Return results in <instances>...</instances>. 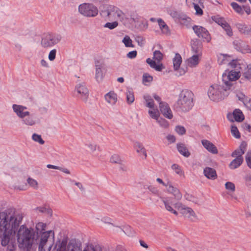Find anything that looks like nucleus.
<instances>
[{
    "label": "nucleus",
    "mask_w": 251,
    "mask_h": 251,
    "mask_svg": "<svg viewBox=\"0 0 251 251\" xmlns=\"http://www.w3.org/2000/svg\"><path fill=\"white\" fill-rule=\"evenodd\" d=\"M157 121L160 126L164 128H167L169 126V123L168 121L164 119L158 118Z\"/></svg>",
    "instance_id": "52"
},
{
    "label": "nucleus",
    "mask_w": 251,
    "mask_h": 251,
    "mask_svg": "<svg viewBox=\"0 0 251 251\" xmlns=\"http://www.w3.org/2000/svg\"><path fill=\"white\" fill-rule=\"evenodd\" d=\"M244 103L246 108L251 111V99H246L244 101Z\"/></svg>",
    "instance_id": "64"
},
{
    "label": "nucleus",
    "mask_w": 251,
    "mask_h": 251,
    "mask_svg": "<svg viewBox=\"0 0 251 251\" xmlns=\"http://www.w3.org/2000/svg\"><path fill=\"white\" fill-rule=\"evenodd\" d=\"M184 198L187 201H192L195 203L197 202L196 198L192 195L186 193L184 195Z\"/></svg>",
    "instance_id": "55"
},
{
    "label": "nucleus",
    "mask_w": 251,
    "mask_h": 251,
    "mask_svg": "<svg viewBox=\"0 0 251 251\" xmlns=\"http://www.w3.org/2000/svg\"><path fill=\"white\" fill-rule=\"evenodd\" d=\"M171 168L177 175L179 176L183 175V172L182 171L181 167L178 164H174L172 165Z\"/></svg>",
    "instance_id": "45"
},
{
    "label": "nucleus",
    "mask_w": 251,
    "mask_h": 251,
    "mask_svg": "<svg viewBox=\"0 0 251 251\" xmlns=\"http://www.w3.org/2000/svg\"><path fill=\"white\" fill-rule=\"evenodd\" d=\"M233 45L235 49L238 51L243 53L248 52L249 49L248 46L246 45L243 41L240 40H235L233 42Z\"/></svg>",
    "instance_id": "16"
},
{
    "label": "nucleus",
    "mask_w": 251,
    "mask_h": 251,
    "mask_svg": "<svg viewBox=\"0 0 251 251\" xmlns=\"http://www.w3.org/2000/svg\"><path fill=\"white\" fill-rule=\"evenodd\" d=\"M61 39L62 36L59 34L45 33L41 37V45L44 48H50L59 43Z\"/></svg>",
    "instance_id": "4"
},
{
    "label": "nucleus",
    "mask_w": 251,
    "mask_h": 251,
    "mask_svg": "<svg viewBox=\"0 0 251 251\" xmlns=\"http://www.w3.org/2000/svg\"><path fill=\"white\" fill-rule=\"evenodd\" d=\"M176 131L179 135H182L186 133L185 127L181 126H177L175 128Z\"/></svg>",
    "instance_id": "51"
},
{
    "label": "nucleus",
    "mask_w": 251,
    "mask_h": 251,
    "mask_svg": "<svg viewBox=\"0 0 251 251\" xmlns=\"http://www.w3.org/2000/svg\"><path fill=\"white\" fill-rule=\"evenodd\" d=\"M193 29L196 34L199 38H201L203 41L209 42L211 38L208 30L204 27L200 25H194Z\"/></svg>",
    "instance_id": "8"
},
{
    "label": "nucleus",
    "mask_w": 251,
    "mask_h": 251,
    "mask_svg": "<svg viewBox=\"0 0 251 251\" xmlns=\"http://www.w3.org/2000/svg\"><path fill=\"white\" fill-rule=\"evenodd\" d=\"M27 182L28 184L33 188L36 189L38 188V182L36 180L29 177L27 179Z\"/></svg>",
    "instance_id": "48"
},
{
    "label": "nucleus",
    "mask_w": 251,
    "mask_h": 251,
    "mask_svg": "<svg viewBox=\"0 0 251 251\" xmlns=\"http://www.w3.org/2000/svg\"><path fill=\"white\" fill-rule=\"evenodd\" d=\"M177 149L178 152L185 157H188L190 156V153L188 151L185 145L183 143L177 144Z\"/></svg>",
    "instance_id": "23"
},
{
    "label": "nucleus",
    "mask_w": 251,
    "mask_h": 251,
    "mask_svg": "<svg viewBox=\"0 0 251 251\" xmlns=\"http://www.w3.org/2000/svg\"><path fill=\"white\" fill-rule=\"evenodd\" d=\"M231 132L232 135L234 136L236 138H239L240 137V134L236 126H231Z\"/></svg>",
    "instance_id": "49"
},
{
    "label": "nucleus",
    "mask_w": 251,
    "mask_h": 251,
    "mask_svg": "<svg viewBox=\"0 0 251 251\" xmlns=\"http://www.w3.org/2000/svg\"><path fill=\"white\" fill-rule=\"evenodd\" d=\"M202 146L210 152L217 154L218 152L217 147L211 142L207 140H202Z\"/></svg>",
    "instance_id": "18"
},
{
    "label": "nucleus",
    "mask_w": 251,
    "mask_h": 251,
    "mask_svg": "<svg viewBox=\"0 0 251 251\" xmlns=\"http://www.w3.org/2000/svg\"><path fill=\"white\" fill-rule=\"evenodd\" d=\"M234 119L237 122H242L244 120V116L243 112L239 109H236L233 112Z\"/></svg>",
    "instance_id": "30"
},
{
    "label": "nucleus",
    "mask_w": 251,
    "mask_h": 251,
    "mask_svg": "<svg viewBox=\"0 0 251 251\" xmlns=\"http://www.w3.org/2000/svg\"><path fill=\"white\" fill-rule=\"evenodd\" d=\"M78 11L81 14L86 17H95L98 13L97 7L92 4L86 3L80 4Z\"/></svg>",
    "instance_id": "6"
},
{
    "label": "nucleus",
    "mask_w": 251,
    "mask_h": 251,
    "mask_svg": "<svg viewBox=\"0 0 251 251\" xmlns=\"http://www.w3.org/2000/svg\"><path fill=\"white\" fill-rule=\"evenodd\" d=\"M160 198L162 200L166 210L171 212L174 209L172 208L170 204L168 201H166L164 198L162 197H160Z\"/></svg>",
    "instance_id": "61"
},
{
    "label": "nucleus",
    "mask_w": 251,
    "mask_h": 251,
    "mask_svg": "<svg viewBox=\"0 0 251 251\" xmlns=\"http://www.w3.org/2000/svg\"><path fill=\"white\" fill-rule=\"evenodd\" d=\"M159 108L160 112L165 117L169 119H172L173 115L172 110L167 103L165 102H160Z\"/></svg>",
    "instance_id": "12"
},
{
    "label": "nucleus",
    "mask_w": 251,
    "mask_h": 251,
    "mask_svg": "<svg viewBox=\"0 0 251 251\" xmlns=\"http://www.w3.org/2000/svg\"><path fill=\"white\" fill-rule=\"evenodd\" d=\"M222 28L226 31V34L231 37L233 35L232 30L230 26V25L226 22L225 24V25L222 27Z\"/></svg>",
    "instance_id": "44"
},
{
    "label": "nucleus",
    "mask_w": 251,
    "mask_h": 251,
    "mask_svg": "<svg viewBox=\"0 0 251 251\" xmlns=\"http://www.w3.org/2000/svg\"><path fill=\"white\" fill-rule=\"evenodd\" d=\"M226 189L234 192L235 190V187L234 183L231 182H227L225 184Z\"/></svg>",
    "instance_id": "57"
},
{
    "label": "nucleus",
    "mask_w": 251,
    "mask_h": 251,
    "mask_svg": "<svg viewBox=\"0 0 251 251\" xmlns=\"http://www.w3.org/2000/svg\"><path fill=\"white\" fill-rule=\"evenodd\" d=\"M228 88L224 85L213 84L210 86L208 91V96L213 101H218L227 97L228 95Z\"/></svg>",
    "instance_id": "3"
},
{
    "label": "nucleus",
    "mask_w": 251,
    "mask_h": 251,
    "mask_svg": "<svg viewBox=\"0 0 251 251\" xmlns=\"http://www.w3.org/2000/svg\"><path fill=\"white\" fill-rule=\"evenodd\" d=\"M166 188L167 192L173 195L175 198L177 200H180L182 198V195L179 190L173 186L170 181H168V186Z\"/></svg>",
    "instance_id": "14"
},
{
    "label": "nucleus",
    "mask_w": 251,
    "mask_h": 251,
    "mask_svg": "<svg viewBox=\"0 0 251 251\" xmlns=\"http://www.w3.org/2000/svg\"><path fill=\"white\" fill-rule=\"evenodd\" d=\"M239 71L237 72L232 70L228 72L227 74H223L222 76L223 84H224L227 88L230 89L232 85V82L237 80L239 78Z\"/></svg>",
    "instance_id": "7"
},
{
    "label": "nucleus",
    "mask_w": 251,
    "mask_h": 251,
    "mask_svg": "<svg viewBox=\"0 0 251 251\" xmlns=\"http://www.w3.org/2000/svg\"><path fill=\"white\" fill-rule=\"evenodd\" d=\"M106 101L111 105L116 103L117 100V95L113 92H109L105 96Z\"/></svg>",
    "instance_id": "21"
},
{
    "label": "nucleus",
    "mask_w": 251,
    "mask_h": 251,
    "mask_svg": "<svg viewBox=\"0 0 251 251\" xmlns=\"http://www.w3.org/2000/svg\"><path fill=\"white\" fill-rule=\"evenodd\" d=\"M199 63L198 55H194L187 60L188 65L191 67H196Z\"/></svg>",
    "instance_id": "29"
},
{
    "label": "nucleus",
    "mask_w": 251,
    "mask_h": 251,
    "mask_svg": "<svg viewBox=\"0 0 251 251\" xmlns=\"http://www.w3.org/2000/svg\"><path fill=\"white\" fill-rule=\"evenodd\" d=\"M126 102L128 104H130L134 101V96L133 92L132 90H128L126 93Z\"/></svg>",
    "instance_id": "37"
},
{
    "label": "nucleus",
    "mask_w": 251,
    "mask_h": 251,
    "mask_svg": "<svg viewBox=\"0 0 251 251\" xmlns=\"http://www.w3.org/2000/svg\"><path fill=\"white\" fill-rule=\"evenodd\" d=\"M181 62L182 58L181 55L178 53H176L173 59V64L175 70H177L179 68Z\"/></svg>",
    "instance_id": "28"
},
{
    "label": "nucleus",
    "mask_w": 251,
    "mask_h": 251,
    "mask_svg": "<svg viewBox=\"0 0 251 251\" xmlns=\"http://www.w3.org/2000/svg\"><path fill=\"white\" fill-rule=\"evenodd\" d=\"M148 189L151 191L152 194L154 195H156L157 196L159 195V190L157 189V188L153 186H150L148 187Z\"/></svg>",
    "instance_id": "63"
},
{
    "label": "nucleus",
    "mask_w": 251,
    "mask_h": 251,
    "mask_svg": "<svg viewBox=\"0 0 251 251\" xmlns=\"http://www.w3.org/2000/svg\"><path fill=\"white\" fill-rule=\"evenodd\" d=\"M193 97L194 94L192 91L187 89L183 90L175 105L176 110L182 112L189 111L194 106Z\"/></svg>",
    "instance_id": "2"
},
{
    "label": "nucleus",
    "mask_w": 251,
    "mask_h": 251,
    "mask_svg": "<svg viewBox=\"0 0 251 251\" xmlns=\"http://www.w3.org/2000/svg\"><path fill=\"white\" fill-rule=\"evenodd\" d=\"M56 50L53 49L50 51L49 54V59L50 61H53L56 56Z\"/></svg>",
    "instance_id": "60"
},
{
    "label": "nucleus",
    "mask_w": 251,
    "mask_h": 251,
    "mask_svg": "<svg viewBox=\"0 0 251 251\" xmlns=\"http://www.w3.org/2000/svg\"><path fill=\"white\" fill-rule=\"evenodd\" d=\"M79 246L76 243V241L75 240H71L68 243L67 246H66V249L67 251H75L77 249H79ZM66 251V250H65Z\"/></svg>",
    "instance_id": "31"
},
{
    "label": "nucleus",
    "mask_w": 251,
    "mask_h": 251,
    "mask_svg": "<svg viewBox=\"0 0 251 251\" xmlns=\"http://www.w3.org/2000/svg\"><path fill=\"white\" fill-rule=\"evenodd\" d=\"M231 6L234 10L240 15H243L244 14V10L243 9V6L241 7L237 3L235 2H232L231 3Z\"/></svg>",
    "instance_id": "36"
},
{
    "label": "nucleus",
    "mask_w": 251,
    "mask_h": 251,
    "mask_svg": "<svg viewBox=\"0 0 251 251\" xmlns=\"http://www.w3.org/2000/svg\"><path fill=\"white\" fill-rule=\"evenodd\" d=\"M104 62L100 60H96L95 66L96 67L95 78L99 83L101 82L104 77L102 69L104 68Z\"/></svg>",
    "instance_id": "10"
},
{
    "label": "nucleus",
    "mask_w": 251,
    "mask_h": 251,
    "mask_svg": "<svg viewBox=\"0 0 251 251\" xmlns=\"http://www.w3.org/2000/svg\"><path fill=\"white\" fill-rule=\"evenodd\" d=\"M149 113L150 116L152 119H155L156 120H158V119L159 118V113L157 111L150 110L149 111Z\"/></svg>",
    "instance_id": "58"
},
{
    "label": "nucleus",
    "mask_w": 251,
    "mask_h": 251,
    "mask_svg": "<svg viewBox=\"0 0 251 251\" xmlns=\"http://www.w3.org/2000/svg\"><path fill=\"white\" fill-rule=\"evenodd\" d=\"M108 10H109V5L103 7V9L100 12L102 17L109 18V11Z\"/></svg>",
    "instance_id": "46"
},
{
    "label": "nucleus",
    "mask_w": 251,
    "mask_h": 251,
    "mask_svg": "<svg viewBox=\"0 0 251 251\" xmlns=\"http://www.w3.org/2000/svg\"><path fill=\"white\" fill-rule=\"evenodd\" d=\"M157 21L162 33L164 34H168L169 32V27L164 21L160 18L158 19Z\"/></svg>",
    "instance_id": "26"
},
{
    "label": "nucleus",
    "mask_w": 251,
    "mask_h": 251,
    "mask_svg": "<svg viewBox=\"0 0 251 251\" xmlns=\"http://www.w3.org/2000/svg\"><path fill=\"white\" fill-rule=\"evenodd\" d=\"M244 154V151H242L241 149H237L235 150L231 154L233 157L243 158L242 155Z\"/></svg>",
    "instance_id": "42"
},
{
    "label": "nucleus",
    "mask_w": 251,
    "mask_h": 251,
    "mask_svg": "<svg viewBox=\"0 0 251 251\" xmlns=\"http://www.w3.org/2000/svg\"><path fill=\"white\" fill-rule=\"evenodd\" d=\"M144 99L147 102V106L151 108L154 107V101L149 95L144 96Z\"/></svg>",
    "instance_id": "40"
},
{
    "label": "nucleus",
    "mask_w": 251,
    "mask_h": 251,
    "mask_svg": "<svg viewBox=\"0 0 251 251\" xmlns=\"http://www.w3.org/2000/svg\"><path fill=\"white\" fill-rule=\"evenodd\" d=\"M181 24L185 25L187 27L190 26L191 19L186 14L182 13L180 19L178 20Z\"/></svg>",
    "instance_id": "27"
},
{
    "label": "nucleus",
    "mask_w": 251,
    "mask_h": 251,
    "mask_svg": "<svg viewBox=\"0 0 251 251\" xmlns=\"http://www.w3.org/2000/svg\"><path fill=\"white\" fill-rule=\"evenodd\" d=\"M123 42L126 47H134V45L132 43V41L131 39L127 35H126L124 38Z\"/></svg>",
    "instance_id": "41"
},
{
    "label": "nucleus",
    "mask_w": 251,
    "mask_h": 251,
    "mask_svg": "<svg viewBox=\"0 0 251 251\" xmlns=\"http://www.w3.org/2000/svg\"><path fill=\"white\" fill-rule=\"evenodd\" d=\"M118 25V23L117 21H115L112 23H106L104 27L106 28H108L110 29H113L116 28Z\"/></svg>",
    "instance_id": "50"
},
{
    "label": "nucleus",
    "mask_w": 251,
    "mask_h": 251,
    "mask_svg": "<svg viewBox=\"0 0 251 251\" xmlns=\"http://www.w3.org/2000/svg\"><path fill=\"white\" fill-rule=\"evenodd\" d=\"M243 76L251 82V64L247 66V68L243 73Z\"/></svg>",
    "instance_id": "39"
},
{
    "label": "nucleus",
    "mask_w": 251,
    "mask_h": 251,
    "mask_svg": "<svg viewBox=\"0 0 251 251\" xmlns=\"http://www.w3.org/2000/svg\"><path fill=\"white\" fill-rule=\"evenodd\" d=\"M167 13L169 14L175 20H179L180 17H181L182 13L177 12L176 10L172 9H169L167 10Z\"/></svg>",
    "instance_id": "34"
},
{
    "label": "nucleus",
    "mask_w": 251,
    "mask_h": 251,
    "mask_svg": "<svg viewBox=\"0 0 251 251\" xmlns=\"http://www.w3.org/2000/svg\"><path fill=\"white\" fill-rule=\"evenodd\" d=\"M46 227V224L42 222H39L36 224L35 226L36 232L38 234V235L39 236V234H42L43 232H45Z\"/></svg>",
    "instance_id": "35"
},
{
    "label": "nucleus",
    "mask_w": 251,
    "mask_h": 251,
    "mask_svg": "<svg viewBox=\"0 0 251 251\" xmlns=\"http://www.w3.org/2000/svg\"><path fill=\"white\" fill-rule=\"evenodd\" d=\"M236 28L240 33L246 36H251V26L245 24L237 23L235 24Z\"/></svg>",
    "instance_id": "15"
},
{
    "label": "nucleus",
    "mask_w": 251,
    "mask_h": 251,
    "mask_svg": "<svg viewBox=\"0 0 251 251\" xmlns=\"http://www.w3.org/2000/svg\"><path fill=\"white\" fill-rule=\"evenodd\" d=\"M21 120L22 123L27 126H32L36 124V120L30 113Z\"/></svg>",
    "instance_id": "22"
},
{
    "label": "nucleus",
    "mask_w": 251,
    "mask_h": 251,
    "mask_svg": "<svg viewBox=\"0 0 251 251\" xmlns=\"http://www.w3.org/2000/svg\"><path fill=\"white\" fill-rule=\"evenodd\" d=\"M75 91L79 95L80 98L85 101H87L89 96V91L84 83H79L76 85Z\"/></svg>",
    "instance_id": "9"
},
{
    "label": "nucleus",
    "mask_w": 251,
    "mask_h": 251,
    "mask_svg": "<svg viewBox=\"0 0 251 251\" xmlns=\"http://www.w3.org/2000/svg\"><path fill=\"white\" fill-rule=\"evenodd\" d=\"M244 179L246 185L249 188H251V174L247 175Z\"/></svg>",
    "instance_id": "59"
},
{
    "label": "nucleus",
    "mask_w": 251,
    "mask_h": 251,
    "mask_svg": "<svg viewBox=\"0 0 251 251\" xmlns=\"http://www.w3.org/2000/svg\"><path fill=\"white\" fill-rule=\"evenodd\" d=\"M110 162L113 163L121 164L122 160L120 157L117 154L113 155L110 158Z\"/></svg>",
    "instance_id": "47"
},
{
    "label": "nucleus",
    "mask_w": 251,
    "mask_h": 251,
    "mask_svg": "<svg viewBox=\"0 0 251 251\" xmlns=\"http://www.w3.org/2000/svg\"><path fill=\"white\" fill-rule=\"evenodd\" d=\"M192 50L194 52L199 53L202 49V44L199 40H196L191 44Z\"/></svg>",
    "instance_id": "32"
},
{
    "label": "nucleus",
    "mask_w": 251,
    "mask_h": 251,
    "mask_svg": "<svg viewBox=\"0 0 251 251\" xmlns=\"http://www.w3.org/2000/svg\"><path fill=\"white\" fill-rule=\"evenodd\" d=\"M114 8H115V6L109 5V18H116V10Z\"/></svg>",
    "instance_id": "53"
},
{
    "label": "nucleus",
    "mask_w": 251,
    "mask_h": 251,
    "mask_svg": "<svg viewBox=\"0 0 251 251\" xmlns=\"http://www.w3.org/2000/svg\"><path fill=\"white\" fill-rule=\"evenodd\" d=\"M201 0H186V2L189 7H191L192 5L195 4L200 3L201 5Z\"/></svg>",
    "instance_id": "56"
},
{
    "label": "nucleus",
    "mask_w": 251,
    "mask_h": 251,
    "mask_svg": "<svg viewBox=\"0 0 251 251\" xmlns=\"http://www.w3.org/2000/svg\"><path fill=\"white\" fill-rule=\"evenodd\" d=\"M66 245H67V240L66 239H63L61 241L59 240L57 241L56 244L52 251H65Z\"/></svg>",
    "instance_id": "20"
},
{
    "label": "nucleus",
    "mask_w": 251,
    "mask_h": 251,
    "mask_svg": "<svg viewBox=\"0 0 251 251\" xmlns=\"http://www.w3.org/2000/svg\"><path fill=\"white\" fill-rule=\"evenodd\" d=\"M41 236V238L40 240V242L39 244V246H45L49 238L51 235L52 236V238H54V232L50 230L49 231L43 232L42 234H39V236Z\"/></svg>",
    "instance_id": "17"
},
{
    "label": "nucleus",
    "mask_w": 251,
    "mask_h": 251,
    "mask_svg": "<svg viewBox=\"0 0 251 251\" xmlns=\"http://www.w3.org/2000/svg\"><path fill=\"white\" fill-rule=\"evenodd\" d=\"M153 78L151 76L149 75L148 74H145L143 76V82H151Z\"/></svg>",
    "instance_id": "62"
},
{
    "label": "nucleus",
    "mask_w": 251,
    "mask_h": 251,
    "mask_svg": "<svg viewBox=\"0 0 251 251\" xmlns=\"http://www.w3.org/2000/svg\"><path fill=\"white\" fill-rule=\"evenodd\" d=\"M32 139L33 141L36 142H38L41 145H43L45 143V141L42 138L41 136L36 133L33 134L32 136Z\"/></svg>",
    "instance_id": "43"
},
{
    "label": "nucleus",
    "mask_w": 251,
    "mask_h": 251,
    "mask_svg": "<svg viewBox=\"0 0 251 251\" xmlns=\"http://www.w3.org/2000/svg\"><path fill=\"white\" fill-rule=\"evenodd\" d=\"M134 147L137 152L142 154L145 156V159H146L147 156L146 150L142 143L136 142L134 144Z\"/></svg>",
    "instance_id": "24"
},
{
    "label": "nucleus",
    "mask_w": 251,
    "mask_h": 251,
    "mask_svg": "<svg viewBox=\"0 0 251 251\" xmlns=\"http://www.w3.org/2000/svg\"><path fill=\"white\" fill-rule=\"evenodd\" d=\"M203 174L207 178L210 179L214 180L217 177L216 170L210 167L205 168L203 170Z\"/></svg>",
    "instance_id": "19"
},
{
    "label": "nucleus",
    "mask_w": 251,
    "mask_h": 251,
    "mask_svg": "<svg viewBox=\"0 0 251 251\" xmlns=\"http://www.w3.org/2000/svg\"><path fill=\"white\" fill-rule=\"evenodd\" d=\"M176 207L180 211V212L184 216L190 217L195 216V213L193 210L189 207H186L181 203L176 204Z\"/></svg>",
    "instance_id": "13"
},
{
    "label": "nucleus",
    "mask_w": 251,
    "mask_h": 251,
    "mask_svg": "<svg viewBox=\"0 0 251 251\" xmlns=\"http://www.w3.org/2000/svg\"><path fill=\"white\" fill-rule=\"evenodd\" d=\"M243 158H235L229 164L230 169L233 170L238 168L243 163Z\"/></svg>",
    "instance_id": "25"
},
{
    "label": "nucleus",
    "mask_w": 251,
    "mask_h": 251,
    "mask_svg": "<svg viewBox=\"0 0 251 251\" xmlns=\"http://www.w3.org/2000/svg\"><path fill=\"white\" fill-rule=\"evenodd\" d=\"M211 18L212 21L222 27H223L225 25V24L226 23L225 19L223 17H220L219 15L212 16Z\"/></svg>",
    "instance_id": "33"
},
{
    "label": "nucleus",
    "mask_w": 251,
    "mask_h": 251,
    "mask_svg": "<svg viewBox=\"0 0 251 251\" xmlns=\"http://www.w3.org/2000/svg\"><path fill=\"white\" fill-rule=\"evenodd\" d=\"M23 219L20 215H14L9 210L0 212V237L1 245L7 246V251H15L17 243L15 240L17 231V240L20 249L29 251L32 245L37 244L39 236L34 228L27 227L25 225L19 227Z\"/></svg>",
    "instance_id": "1"
},
{
    "label": "nucleus",
    "mask_w": 251,
    "mask_h": 251,
    "mask_svg": "<svg viewBox=\"0 0 251 251\" xmlns=\"http://www.w3.org/2000/svg\"><path fill=\"white\" fill-rule=\"evenodd\" d=\"M245 160L247 166L251 169V151H249L245 156Z\"/></svg>",
    "instance_id": "54"
},
{
    "label": "nucleus",
    "mask_w": 251,
    "mask_h": 251,
    "mask_svg": "<svg viewBox=\"0 0 251 251\" xmlns=\"http://www.w3.org/2000/svg\"><path fill=\"white\" fill-rule=\"evenodd\" d=\"M153 59L148 58L146 59V62L150 66L157 71H161L165 67L161 63L163 58V54L159 50H155L153 53Z\"/></svg>",
    "instance_id": "5"
},
{
    "label": "nucleus",
    "mask_w": 251,
    "mask_h": 251,
    "mask_svg": "<svg viewBox=\"0 0 251 251\" xmlns=\"http://www.w3.org/2000/svg\"><path fill=\"white\" fill-rule=\"evenodd\" d=\"M12 108L17 116L21 119L29 114V112L25 111V110L27 109L26 106L14 104L12 105Z\"/></svg>",
    "instance_id": "11"
},
{
    "label": "nucleus",
    "mask_w": 251,
    "mask_h": 251,
    "mask_svg": "<svg viewBox=\"0 0 251 251\" xmlns=\"http://www.w3.org/2000/svg\"><path fill=\"white\" fill-rule=\"evenodd\" d=\"M201 6L203 7V3L201 2V5L200 3L195 4L192 6L196 10L195 14L198 16H201L203 15V10Z\"/></svg>",
    "instance_id": "38"
}]
</instances>
